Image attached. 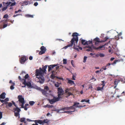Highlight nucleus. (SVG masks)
Segmentation results:
<instances>
[{
  "instance_id": "obj_49",
  "label": "nucleus",
  "mask_w": 125,
  "mask_h": 125,
  "mask_svg": "<svg viewBox=\"0 0 125 125\" xmlns=\"http://www.w3.org/2000/svg\"><path fill=\"white\" fill-rule=\"evenodd\" d=\"M14 86L13 85H11L10 87V89L11 90H13L14 89Z\"/></svg>"
},
{
  "instance_id": "obj_31",
  "label": "nucleus",
  "mask_w": 125,
  "mask_h": 125,
  "mask_svg": "<svg viewBox=\"0 0 125 125\" xmlns=\"http://www.w3.org/2000/svg\"><path fill=\"white\" fill-rule=\"evenodd\" d=\"M49 122L47 119H44L43 121V123H48Z\"/></svg>"
},
{
  "instance_id": "obj_21",
  "label": "nucleus",
  "mask_w": 125,
  "mask_h": 125,
  "mask_svg": "<svg viewBox=\"0 0 125 125\" xmlns=\"http://www.w3.org/2000/svg\"><path fill=\"white\" fill-rule=\"evenodd\" d=\"M36 121H37V122L40 125L42 124L43 125V121L42 120H36Z\"/></svg>"
},
{
  "instance_id": "obj_37",
  "label": "nucleus",
  "mask_w": 125,
  "mask_h": 125,
  "mask_svg": "<svg viewBox=\"0 0 125 125\" xmlns=\"http://www.w3.org/2000/svg\"><path fill=\"white\" fill-rule=\"evenodd\" d=\"M68 107V109L69 110L70 109H75V108L74 107V106H73V105L72 106Z\"/></svg>"
},
{
  "instance_id": "obj_38",
  "label": "nucleus",
  "mask_w": 125,
  "mask_h": 125,
  "mask_svg": "<svg viewBox=\"0 0 125 125\" xmlns=\"http://www.w3.org/2000/svg\"><path fill=\"white\" fill-rule=\"evenodd\" d=\"M87 58V57L86 56H84L83 58V62L85 63L86 62Z\"/></svg>"
},
{
  "instance_id": "obj_14",
  "label": "nucleus",
  "mask_w": 125,
  "mask_h": 125,
  "mask_svg": "<svg viewBox=\"0 0 125 125\" xmlns=\"http://www.w3.org/2000/svg\"><path fill=\"white\" fill-rule=\"evenodd\" d=\"M58 65V64H55L53 65H51L48 66V71L49 72L54 67L57 66Z\"/></svg>"
},
{
  "instance_id": "obj_10",
  "label": "nucleus",
  "mask_w": 125,
  "mask_h": 125,
  "mask_svg": "<svg viewBox=\"0 0 125 125\" xmlns=\"http://www.w3.org/2000/svg\"><path fill=\"white\" fill-rule=\"evenodd\" d=\"M41 51L39 53V54L41 55L44 53L46 50V48L43 46H42L41 48Z\"/></svg>"
},
{
  "instance_id": "obj_61",
  "label": "nucleus",
  "mask_w": 125,
  "mask_h": 125,
  "mask_svg": "<svg viewBox=\"0 0 125 125\" xmlns=\"http://www.w3.org/2000/svg\"><path fill=\"white\" fill-rule=\"evenodd\" d=\"M0 101L2 103H4L5 102L4 100H1L0 99Z\"/></svg>"
},
{
  "instance_id": "obj_59",
  "label": "nucleus",
  "mask_w": 125,
  "mask_h": 125,
  "mask_svg": "<svg viewBox=\"0 0 125 125\" xmlns=\"http://www.w3.org/2000/svg\"><path fill=\"white\" fill-rule=\"evenodd\" d=\"M33 121H34V122L35 123V125H38V124H37L38 123L36 122H37V121H36V120H33Z\"/></svg>"
},
{
  "instance_id": "obj_15",
  "label": "nucleus",
  "mask_w": 125,
  "mask_h": 125,
  "mask_svg": "<svg viewBox=\"0 0 125 125\" xmlns=\"http://www.w3.org/2000/svg\"><path fill=\"white\" fill-rule=\"evenodd\" d=\"M73 39H73V38L70 41L71 44H69L68 45L65 46V47H64V48L65 49H66V48H67L68 47H72L73 45Z\"/></svg>"
},
{
  "instance_id": "obj_28",
  "label": "nucleus",
  "mask_w": 125,
  "mask_h": 125,
  "mask_svg": "<svg viewBox=\"0 0 125 125\" xmlns=\"http://www.w3.org/2000/svg\"><path fill=\"white\" fill-rule=\"evenodd\" d=\"M86 42V40H84L82 39L81 40V42L82 44L84 45H86V44H85V42Z\"/></svg>"
},
{
  "instance_id": "obj_33",
  "label": "nucleus",
  "mask_w": 125,
  "mask_h": 125,
  "mask_svg": "<svg viewBox=\"0 0 125 125\" xmlns=\"http://www.w3.org/2000/svg\"><path fill=\"white\" fill-rule=\"evenodd\" d=\"M29 103L32 106L34 104L35 102L33 101H31L29 102Z\"/></svg>"
},
{
  "instance_id": "obj_11",
  "label": "nucleus",
  "mask_w": 125,
  "mask_h": 125,
  "mask_svg": "<svg viewBox=\"0 0 125 125\" xmlns=\"http://www.w3.org/2000/svg\"><path fill=\"white\" fill-rule=\"evenodd\" d=\"M93 42L95 43V45H97L99 43L102 42L103 41H100L98 37H96L94 39Z\"/></svg>"
},
{
  "instance_id": "obj_63",
  "label": "nucleus",
  "mask_w": 125,
  "mask_h": 125,
  "mask_svg": "<svg viewBox=\"0 0 125 125\" xmlns=\"http://www.w3.org/2000/svg\"><path fill=\"white\" fill-rule=\"evenodd\" d=\"M52 74H55V72L54 71H52Z\"/></svg>"
},
{
  "instance_id": "obj_26",
  "label": "nucleus",
  "mask_w": 125,
  "mask_h": 125,
  "mask_svg": "<svg viewBox=\"0 0 125 125\" xmlns=\"http://www.w3.org/2000/svg\"><path fill=\"white\" fill-rule=\"evenodd\" d=\"M3 4L4 5L5 4H6L7 5L6 6H7V7L11 3V2H7V3H5V2H3Z\"/></svg>"
},
{
  "instance_id": "obj_47",
  "label": "nucleus",
  "mask_w": 125,
  "mask_h": 125,
  "mask_svg": "<svg viewBox=\"0 0 125 125\" xmlns=\"http://www.w3.org/2000/svg\"><path fill=\"white\" fill-rule=\"evenodd\" d=\"M118 61L117 60H115V61H114V62L113 63H112L111 64L112 65H113L114 64H116V62Z\"/></svg>"
},
{
  "instance_id": "obj_7",
  "label": "nucleus",
  "mask_w": 125,
  "mask_h": 125,
  "mask_svg": "<svg viewBox=\"0 0 125 125\" xmlns=\"http://www.w3.org/2000/svg\"><path fill=\"white\" fill-rule=\"evenodd\" d=\"M60 99L58 97H56L54 96L53 99L51 100H49V102L50 104H52L55 103L57 101H59Z\"/></svg>"
},
{
  "instance_id": "obj_40",
  "label": "nucleus",
  "mask_w": 125,
  "mask_h": 125,
  "mask_svg": "<svg viewBox=\"0 0 125 125\" xmlns=\"http://www.w3.org/2000/svg\"><path fill=\"white\" fill-rule=\"evenodd\" d=\"M29 77V76L28 75V74H27L25 75L24 76L25 79H24L26 80V79L28 78Z\"/></svg>"
},
{
  "instance_id": "obj_12",
  "label": "nucleus",
  "mask_w": 125,
  "mask_h": 125,
  "mask_svg": "<svg viewBox=\"0 0 125 125\" xmlns=\"http://www.w3.org/2000/svg\"><path fill=\"white\" fill-rule=\"evenodd\" d=\"M22 84L25 85H27V86L29 87H31V84L30 82H26V80H24V81L22 83Z\"/></svg>"
},
{
  "instance_id": "obj_62",
  "label": "nucleus",
  "mask_w": 125,
  "mask_h": 125,
  "mask_svg": "<svg viewBox=\"0 0 125 125\" xmlns=\"http://www.w3.org/2000/svg\"><path fill=\"white\" fill-rule=\"evenodd\" d=\"M33 57L32 56H30L29 57V59L30 60H31L32 59Z\"/></svg>"
},
{
  "instance_id": "obj_29",
  "label": "nucleus",
  "mask_w": 125,
  "mask_h": 125,
  "mask_svg": "<svg viewBox=\"0 0 125 125\" xmlns=\"http://www.w3.org/2000/svg\"><path fill=\"white\" fill-rule=\"evenodd\" d=\"M3 27H2V28H6L8 25L7 24H5L4 22H3ZM10 23H9V24L8 26L10 25Z\"/></svg>"
},
{
  "instance_id": "obj_30",
  "label": "nucleus",
  "mask_w": 125,
  "mask_h": 125,
  "mask_svg": "<svg viewBox=\"0 0 125 125\" xmlns=\"http://www.w3.org/2000/svg\"><path fill=\"white\" fill-rule=\"evenodd\" d=\"M43 90L48 91L49 90V88L48 86H45L44 87V89Z\"/></svg>"
},
{
  "instance_id": "obj_50",
  "label": "nucleus",
  "mask_w": 125,
  "mask_h": 125,
  "mask_svg": "<svg viewBox=\"0 0 125 125\" xmlns=\"http://www.w3.org/2000/svg\"><path fill=\"white\" fill-rule=\"evenodd\" d=\"M16 3L15 2L12 3L11 5H10V6H12L15 5H16Z\"/></svg>"
},
{
  "instance_id": "obj_1",
  "label": "nucleus",
  "mask_w": 125,
  "mask_h": 125,
  "mask_svg": "<svg viewBox=\"0 0 125 125\" xmlns=\"http://www.w3.org/2000/svg\"><path fill=\"white\" fill-rule=\"evenodd\" d=\"M78 34L77 33L74 32L73 33L72 36L73 37V39H74L73 42V45H74L73 48L74 49L79 51L78 46H77V42L78 41Z\"/></svg>"
},
{
  "instance_id": "obj_8",
  "label": "nucleus",
  "mask_w": 125,
  "mask_h": 125,
  "mask_svg": "<svg viewBox=\"0 0 125 125\" xmlns=\"http://www.w3.org/2000/svg\"><path fill=\"white\" fill-rule=\"evenodd\" d=\"M28 59V58L26 57V56H22L20 60V62L22 64H23L25 61Z\"/></svg>"
},
{
  "instance_id": "obj_53",
  "label": "nucleus",
  "mask_w": 125,
  "mask_h": 125,
  "mask_svg": "<svg viewBox=\"0 0 125 125\" xmlns=\"http://www.w3.org/2000/svg\"><path fill=\"white\" fill-rule=\"evenodd\" d=\"M27 16L29 17H31V18H33V15H27Z\"/></svg>"
},
{
  "instance_id": "obj_48",
  "label": "nucleus",
  "mask_w": 125,
  "mask_h": 125,
  "mask_svg": "<svg viewBox=\"0 0 125 125\" xmlns=\"http://www.w3.org/2000/svg\"><path fill=\"white\" fill-rule=\"evenodd\" d=\"M8 17V16L7 14H6L5 15H4L3 17V18H7Z\"/></svg>"
},
{
  "instance_id": "obj_44",
  "label": "nucleus",
  "mask_w": 125,
  "mask_h": 125,
  "mask_svg": "<svg viewBox=\"0 0 125 125\" xmlns=\"http://www.w3.org/2000/svg\"><path fill=\"white\" fill-rule=\"evenodd\" d=\"M108 39V38L107 37H106L105 38L103 39V40H102L103 41V42L106 41Z\"/></svg>"
},
{
  "instance_id": "obj_17",
  "label": "nucleus",
  "mask_w": 125,
  "mask_h": 125,
  "mask_svg": "<svg viewBox=\"0 0 125 125\" xmlns=\"http://www.w3.org/2000/svg\"><path fill=\"white\" fill-rule=\"evenodd\" d=\"M41 91L42 92V94L43 95L45 96H47V95L48 94V93H47V91L43 89H42L41 90Z\"/></svg>"
},
{
  "instance_id": "obj_41",
  "label": "nucleus",
  "mask_w": 125,
  "mask_h": 125,
  "mask_svg": "<svg viewBox=\"0 0 125 125\" xmlns=\"http://www.w3.org/2000/svg\"><path fill=\"white\" fill-rule=\"evenodd\" d=\"M9 83H11L12 84L11 85H13V86H15V83L12 82V81L11 80H10L9 82Z\"/></svg>"
},
{
  "instance_id": "obj_5",
  "label": "nucleus",
  "mask_w": 125,
  "mask_h": 125,
  "mask_svg": "<svg viewBox=\"0 0 125 125\" xmlns=\"http://www.w3.org/2000/svg\"><path fill=\"white\" fill-rule=\"evenodd\" d=\"M18 101L17 102H19V104L20 105H23V104H24L25 103L24 98L21 95H19L18 96Z\"/></svg>"
},
{
  "instance_id": "obj_45",
  "label": "nucleus",
  "mask_w": 125,
  "mask_h": 125,
  "mask_svg": "<svg viewBox=\"0 0 125 125\" xmlns=\"http://www.w3.org/2000/svg\"><path fill=\"white\" fill-rule=\"evenodd\" d=\"M111 64L110 63H108L105 66L107 68H108L109 67V66L111 65Z\"/></svg>"
},
{
  "instance_id": "obj_9",
  "label": "nucleus",
  "mask_w": 125,
  "mask_h": 125,
  "mask_svg": "<svg viewBox=\"0 0 125 125\" xmlns=\"http://www.w3.org/2000/svg\"><path fill=\"white\" fill-rule=\"evenodd\" d=\"M102 83H103L101 84V85H102L103 86L101 87H97L96 88V89H95L96 90H97L98 91H101L103 92L104 87L105 85V84L104 83V81H102Z\"/></svg>"
},
{
  "instance_id": "obj_60",
  "label": "nucleus",
  "mask_w": 125,
  "mask_h": 125,
  "mask_svg": "<svg viewBox=\"0 0 125 125\" xmlns=\"http://www.w3.org/2000/svg\"><path fill=\"white\" fill-rule=\"evenodd\" d=\"M2 112H0V119L2 118Z\"/></svg>"
},
{
  "instance_id": "obj_39",
  "label": "nucleus",
  "mask_w": 125,
  "mask_h": 125,
  "mask_svg": "<svg viewBox=\"0 0 125 125\" xmlns=\"http://www.w3.org/2000/svg\"><path fill=\"white\" fill-rule=\"evenodd\" d=\"M7 6H6V7L3 8L2 9V10L3 11L6 10L7 9Z\"/></svg>"
},
{
  "instance_id": "obj_24",
  "label": "nucleus",
  "mask_w": 125,
  "mask_h": 125,
  "mask_svg": "<svg viewBox=\"0 0 125 125\" xmlns=\"http://www.w3.org/2000/svg\"><path fill=\"white\" fill-rule=\"evenodd\" d=\"M53 106L52 105H51L48 104H47L46 105H45L44 107L45 108L47 107L48 108H52L53 107Z\"/></svg>"
},
{
  "instance_id": "obj_23",
  "label": "nucleus",
  "mask_w": 125,
  "mask_h": 125,
  "mask_svg": "<svg viewBox=\"0 0 125 125\" xmlns=\"http://www.w3.org/2000/svg\"><path fill=\"white\" fill-rule=\"evenodd\" d=\"M25 119L24 118H21L20 120V121L21 122H24V123H26V122L25 121Z\"/></svg>"
},
{
  "instance_id": "obj_52",
  "label": "nucleus",
  "mask_w": 125,
  "mask_h": 125,
  "mask_svg": "<svg viewBox=\"0 0 125 125\" xmlns=\"http://www.w3.org/2000/svg\"><path fill=\"white\" fill-rule=\"evenodd\" d=\"M51 78L52 79H54L55 78L54 74H51Z\"/></svg>"
},
{
  "instance_id": "obj_55",
  "label": "nucleus",
  "mask_w": 125,
  "mask_h": 125,
  "mask_svg": "<svg viewBox=\"0 0 125 125\" xmlns=\"http://www.w3.org/2000/svg\"><path fill=\"white\" fill-rule=\"evenodd\" d=\"M5 101L7 102L9 101V99L8 98H7L4 100Z\"/></svg>"
},
{
  "instance_id": "obj_19",
  "label": "nucleus",
  "mask_w": 125,
  "mask_h": 125,
  "mask_svg": "<svg viewBox=\"0 0 125 125\" xmlns=\"http://www.w3.org/2000/svg\"><path fill=\"white\" fill-rule=\"evenodd\" d=\"M120 82V80L118 79H116L115 80V82H114V85H115V88L116 86L118 84V83H119Z\"/></svg>"
},
{
  "instance_id": "obj_34",
  "label": "nucleus",
  "mask_w": 125,
  "mask_h": 125,
  "mask_svg": "<svg viewBox=\"0 0 125 125\" xmlns=\"http://www.w3.org/2000/svg\"><path fill=\"white\" fill-rule=\"evenodd\" d=\"M43 68H42L41 70H40V71H41V72L42 73H43H43L45 72L46 71V70H43Z\"/></svg>"
},
{
  "instance_id": "obj_64",
  "label": "nucleus",
  "mask_w": 125,
  "mask_h": 125,
  "mask_svg": "<svg viewBox=\"0 0 125 125\" xmlns=\"http://www.w3.org/2000/svg\"><path fill=\"white\" fill-rule=\"evenodd\" d=\"M92 88H93V87L91 85H90L89 86L88 88L90 89H92Z\"/></svg>"
},
{
  "instance_id": "obj_42",
  "label": "nucleus",
  "mask_w": 125,
  "mask_h": 125,
  "mask_svg": "<svg viewBox=\"0 0 125 125\" xmlns=\"http://www.w3.org/2000/svg\"><path fill=\"white\" fill-rule=\"evenodd\" d=\"M68 96H70L71 95H73V94L72 93H70V92H68L67 93H65Z\"/></svg>"
},
{
  "instance_id": "obj_27",
  "label": "nucleus",
  "mask_w": 125,
  "mask_h": 125,
  "mask_svg": "<svg viewBox=\"0 0 125 125\" xmlns=\"http://www.w3.org/2000/svg\"><path fill=\"white\" fill-rule=\"evenodd\" d=\"M71 89H72V88H67L65 90V93H67L68 92H70Z\"/></svg>"
},
{
  "instance_id": "obj_20",
  "label": "nucleus",
  "mask_w": 125,
  "mask_h": 125,
  "mask_svg": "<svg viewBox=\"0 0 125 125\" xmlns=\"http://www.w3.org/2000/svg\"><path fill=\"white\" fill-rule=\"evenodd\" d=\"M66 79L68 80V83H69L72 85L74 84V83L73 81H72L71 80H69V79H68V78H67Z\"/></svg>"
},
{
  "instance_id": "obj_13",
  "label": "nucleus",
  "mask_w": 125,
  "mask_h": 125,
  "mask_svg": "<svg viewBox=\"0 0 125 125\" xmlns=\"http://www.w3.org/2000/svg\"><path fill=\"white\" fill-rule=\"evenodd\" d=\"M73 106H74L75 108L83 107L85 106V105L84 106H82L79 104V103L74 102V103Z\"/></svg>"
},
{
  "instance_id": "obj_3",
  "label": "nucleus",
  "mask_w": 125,
  "mask_h": 125,
  "mask_svg": "<svg viewBox=\"0 0 125 125\" xmlns=\"http://www.w3.org/2000/svg\"><path fill=\"white\" fill-rule=\"evenodd\" d=\"M104 46V45H102L99 46L98 47H95L92 46H87V48H88V49H87L86 51H91L92 52L93 50H100L101 49L103 48Z\"/></svg>"
},
{
  "instance_id": "obj_2",
  "label": "nucleus",
  "mask_w": 125,
  "mask_h": 125,
  "mask_svg": "<svg viewBox=\"0 0 125 125\" xmlns=\"http://www.w3.org/2000/svg\"><path fill=\"white\" fill-rule=\"evenodd\" d=\"M35 73V75L37 76H39V77H37L39 79L38 82L41 83H43L44 82V78L41 71L39 69H36Z\"/></svg>"
},
{
  "instance_id": "obj_35",
  "label": "nucleus",
  "mask_w": 125,
  "mask_h": 125,
  "mask_svg": "<svg viewBox=\"0 0 125 125\" xmlns=\"http://www.w3.org/2000/svg\"><path fill=\"white\" fill-rule=\"evenodd\" d=\"M12 105V103L10 102H9L7 106H6V107H7V106L9 107H10Z\"/></svg>"
},
{
  "instance_id": "obj_16",
  "label": "nucleus",
  "mask_w": 125,
  "mask_h": 125,
  "mask_svg": "<svg viewBox=\"0 0 125 125\" xmlns=\"http://www.w3.org/2000/svg\"><path fill=\"white\" fill-rule=\"evenodd\" d=\"M24 104H23V105H20L19 106H21V107H20V108H23L26 111L28 109V108L27 107V106L29 105V104H26L24 106Z\"/></svg>"
},
{
  "instance_id": "obj_4",
  "label": "nucleus",
  "mask_w": 125,
  "mask_h": 125,
  "mask_svg": "<svg viewBox=\"0 0 125 125\" xmlns=\"http://www.w3.org/2000/svg\"><path fill=\"white\" fill-rule=\"evenodd\" d=\"M57 91L58 97L60 99L61 98V96L62 95L64 94V91L61 87L58 88Z\"/></svg>"
},
{
  "instance_id": "obj_57",
  "label": "nucleus",
  "mask_w": 125,
  "mask_h": 125,
  "mask_svg": "<svg viewBox=\"0 0 125 125\" xmlns=\"http://www.w3.org/2000/svg\"><path fill=\"white\" fill-rule=\"evenodd\" d=\"M107 69V68L105 66H103L102 67V69L104 70H106Z\"/></svg>"
},
{
  "instance_id": "obj_58",
  "label": "nucleus",
  "mask_w": 125,
  "mask_h": 125,
  "mask_svg": "<svg viewBox=\"0 0 125 125\" xmlns=\"http://www.w3.org/2000/svg\"><path fill=\"white\" fill-rule=\"evenodd\" d=\"M47 65H45L44 67L43 68V70H46V68H47Z\"/></svg>"
},
{
  "instance_id": "obj_36",
  "label": "nucleus",
  "mask_w": 125,
  "mask_h": 125,
  "mask_svg": "<svg viewBox=\"0 0 125 125\" xmlns=\"http://www.w3.org/2000/svg\"><path fill=\"white\" fill-rule=\"evenodd\" d=\"M18 79H19V80H20L21 81H24V80H25V79H24V78H22V79L21 78L20 76H18Z\"/></svg>"
},
{
  "instance_id": "obj_25",
  "label": "nucleus",
  "mask_w": 125,
  "mask_h": 125,
  "mask_svg": "<svg viewBox=\"0 0 125 125\" xmlns=\"http://www.w3.org/2000/svg\"><path fill=\"white\" fill-rule=\"evenodd\" d=\"M61 84V83H59L58 82H57L54 85L55 87H58L60 86V84Z\"/></svg>"
},
{
  "instance_id": "obj_46",
  "label": "nucleus",
  "mask_w": 125,
  "mask_h": 125,
  "mask_svg": "<svg viewBox=\"0 0 125 125\" xmlns=\"http://www.w3.org/2000/svg\"><path fill=\"white\" fill-rule=\"evenodd\" d=\"M104 55L102 53H100L99 54V56L101 57H103L104 56Z\"/></svg>"
},
{
  "instance_id": "obj_22",
  "label": "nucleus",
  "mask_w": 125,
  "mask_h": 125,
  "mask_svg": "<svg viewBox=\"0 0 125 125\" xmlns=\"http://www.w3.org/2000/svg\"><path fill=\"white\" fill-rule=\"evenodd\" d=\"M85 43V44L86 45H88L91 44H92V41H86Z\"/></svg>"
},
{
  "instance_id": "obj_43",
  "label": "nucleus",
  "mask_w": 125,
  "mask_h": 125,
  "mask_svg": "<svg viewBox=\"0 0 125 125\" xmlns=\"http://www.w3.org/2000/svg\"><path fill=\"white\" fill-rule=\"evenodd\" d=\"M67 60L65 59H63V63L64 64H66L67 63Z\"/></svg>"
},
{
  "instance_id": "obj_32",
  "label": "nucleus",
  "mask_w": 125,
  "mask_h": 125,
  "mask_svg": "<svg viewBox=\"0 0 125 125\" xmlns=\"http://www.w3.org/2000/svg\"><path fill=\"white\" fill-rule=\"evenodd\" d=\"M61 110L63 111H64L65 110H69L68 107H65L63 108H62L61 109Z\"/></svg>"
},
{
  "instance_id": "obj_56",
  "label": "nucleus",
  "mask_w": 125,
  "mask_h": 125,
  "mask_svg": "<svg viewBox=\"0 0 125 125\" xmlns=\"http://www.w3.org/2000/svg\"><path fill=\"white\" fill-rule=\"evenodd\" d=\"M38 5V3L37 2H35L34 4V5L36 6Z\"/></svg>"
},
{
  "instance_id": "obj_18",
  "label": "nucleus",
  "mask_w": 125,
  "mask_h": 125,
  "mask_svg": "<svg viewBox=\"0 0 125 125\" xmlns=\"http://www.w3.org/2000/svg\"><path fill=\"white\" fill-rule=\"evenodd\" d=\"M6 95V94L4 92L2 93L0 95V98L1 99H4L5 98Z\"/></svg>"
},
{
  "instance_id": "obj_51",
  "label": "nucleus",
  "mask_w": 125,
  "mask_h": 125,
  "mask_svg": "<svg viewBox=\"0 0 125 125\" xmlns=\"http://www.w3.org/2000/svg\"><path fill=\"white\" fill-rule=\"evenodd\" d=\"M28 2L26 1H24L23 2V4L25 5H27L28 4Z\"/></svg>"
},
{
  "instance_id": "obj_6",
  "label": "nucleus",
  "mask_w": 125,
  "mask_h": 125,
  "mask_svg": "<svg viewBox=\"0 0 125 125\" xmlns=\"http://www.w3.org/2000/svg\"><path fill=\"white\" fill-rule=\"evenodd\" d=\"M16 108H13V110L14 112V115L16 117H18V116L20 115V112L21 111L20 108H19L17 106L16 107Z\"/></svg>"
},
{
  "instance_id": "obj_54",
  "label": "nucleus",
  "mask_w": 125,
  "mask_h": 125,
  "mask_svg": "<svg viewBox=\"0 0 125 125\" xmlns=\"http://www.w3.org/2000/svg\"><path fill=\"white\" fill-rule=\"evenodd\" d=\"M11 102H12V104H13L14 105V106L15 107H16L17 106V105L13 101H11Z\"/></svg>"
}]
</instances>
